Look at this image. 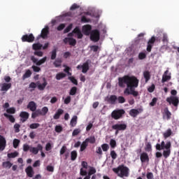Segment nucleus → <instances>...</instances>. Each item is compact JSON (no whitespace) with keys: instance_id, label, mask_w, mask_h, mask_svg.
Returning <instances> with one entry per match:
<instances>
[{"instance_id":"f257e3e1","label":"nucleus","mask_w":179,"mask_h":179,"mask_svg":"<svg viewBox=\"0 0 179 179\" xmlns=\"http://www.w3.org/2000/svg\"><path fill=\"white\" fill-rule=\"evenodd\" d=\"M118 86L119 87H125L127 86L124 90L125 96L131 94L135 98L139 96V92L135 90L139 86V80L135 76L126 75L118 78Z\"/></svg>"},{"instance_id":"f03ea898","label":"nucleus","mask_w":179,"mask_h":179,"mask_svg":"<svg viewBox=\"0 0 179 179\" xmlns=\"http://www.w3.org/2000/svg\"><path fill=\"white\" fill-rule=\"evenodd\" d=\"M81 166L83 168H81L80 170V176H85L83 179H90V178L96 179V178L97 175H96V168L93 166H90L87 173V171H86V169H87V166H88L87 162L83 161L81 162Z\"/></svg>"},{"instance_id":"7ed1b4c3","label":"nucleus","mask_w":179,"mask_h":179,"mask_svg":"<svg viewBox=\"0 0 179 179\" xmlns=\"http://www.w3.org/2000/svg\"><path fill=\"white\" fill-rule=\"evenodd\" d=\"M113 171L117 174L118 177L121 178L129 176V168L124 165H120L117 168H113Z\"/></svg>"},{"instance_id":"20e7f679","label":"nucleus","mask_w":179,"mask_h":179,"mask_svg":"<svg viewBox=\"0 0 179 179\" xmlns=\"http://www.w3.org/2000/svg\"><path fill=\"white\" fill-rule=\"evenodd\" d=\"M124 114L125 110L124 109H115L111 113V117L113 120H120Z\"/></svg>"},{"instance_id":"39448f33","label":"nucleus","mask_w":179,"mask_h":179,"mask_svg":"<svg viewBox=\"0 0 179 179\" xmlns=\"http://www.w3.org/2000/svg\"><path fill=\"white\" fill-rule=\"evenodd\" d=\"M166 101L170 104V106H173V107L176 108V110L178 108V104H179V99L178 96H171L169 97L166 98Z\"/></svg>"},{"instance_id":"423d86ee","label":"nucleus","mask_w":179,"mask_h":179,"mask_svg":"<svg viewBox=\"0 0 179 179\" xmlns=\"http://www.w3.org/2000/svg\"><path fill=\"white\" fill-rule=\"evenodd\" d=\"M90 34L91 41H94V43H97V41L100 40V31H99V30L94 29L91 31Z\"/></svg>"},{"instance_id":"0eeeda50","label":"nucleus","mask_w":179,"mask_h":179,"mask_svg":"<svg viewBox=\"0 0 179 179\" xmlns=\"http://www.w3.org/2000/svg\"><path fill=\"white\" fill-rule=\"evenodd\" d=\"M34 39L35 38L33 34L23 35L21 38L22 43H33Z\"/></svg>"},{"instance_id":"6e6552de","label":"nucleus","mask_w":179,"mask_h":179,"mask_svg":"<svg viewBox=\"0 0 179 179\" xmlns=\"http://www.w3.org/2000/svg\"><path fill=\"white\" fill-rule=\"evenodd\" d=\"M171 142L168 141L166 143L165 150L163 151V156L165 159H167L171 155Z\"/></svg>"},{"instance_id":"1a4fd4ad","label":"nucleus","mask_w":179,"mask_h":179,"mask_svg":"<svg viewBox=\"0 0 179 179\" xmlns=\"http://www.w3.org/2000/svg\"><path fill=\"white\" fill-rule=\"evenodd\" d=\"M155 43H156V37L152 36L148 42V45H147L148 52H150L152 51V48H153V46L155 45Z\"/></svg>"},{"instance_id":"9d476101","label":"nucleus","mask_w":179,"mask_h":179,"mask_svg":"<svg viewBox=\"0 0 179 179\" xmlns=\"http://www.w3.org/2000/svg\"><path fill=\"white\" fill-rule=\"evenodd\" d=\"M143 108L131 109L129 111V115H131V117H133V118H136V117L139 115L141 113H143Z\"/></svg>"},{"instance_id":"9b49d317","label":"nucleus","mask_w":179,"mask_h":179,"mask_svg":"<svg viewBox=\"0 0 179 179\" xmlns=\"http://www.w3.org/2000/svg\"><path fill=\"white\" fill-rule=\"evenodd\" d=\"M112 129L115 131H125L127 129V124H116L112 126Z\"/></svg>"},{"instance_id":"f8f14e48","label":"nucleus","mask_w":179,"mask_h":179,"mask_svg":"<svg viewBox=\"0 0 179 179\" xmlns=\"http://www.w3.org/2000/svg\"><path fill=\"white\" fill-rule=\"evenodd\" d=\"M33 155H37L38 152H43V145L38 144L37 147H31L30 151Z\"/></svg>"},{"instance_id":"ddd939ff","label":"nucleus","mask_w":179,"mask_h":179,"mask_svg":"<svg viewBox=\"0 0 179 179\" xmlns=\"http://www.w3.org/2000/svg\"><path fill=\"white\" fill-rule=\"evenodd\" d=\"M83 33L85 36H90V34L92 33V25H84L83 27Z\"/></svg>"},{"instance_id":"4468645a","label":"nucleus","mask_w":179,"mask_h":179,"mask_svg":"<svg viewBox=\"0 0 179 179\" xmlns=\"http://www.w3.org/2000/svg\"><path fill=\"white\" fill-rule=\"evenodd\" d=\"M169 73V70L165 71L162 76V83H165V82H167V80H170L171 79V73Z\"/></svg>"},{"instance_id":"2eb2a0df","label":"nucleus","mask_w":179,"mask_h":179,"mask_svg":"<svg viewBox=\"0 0 179 179\" xmlns=\"http://www.w3.org/2000/svg\"><path fill=\"white\" fill-rule=\"evenodd\" d=\"M50 28L48 27H45L43 28L41 31V34L40 36H38V39L41 37L42 38H47V36H48V33H50Z\"/></svg>"},{"instance_id":"dca6fc26","label":"nucleus","mask_w":179,"mask_h":179,"mask_svg":"<svg viewBox=\"0 0 179 179\" xmlns=\"http://www.w3.org/2000/svg\"><path fill=\"white\" fill-rule=\"evenodd\" d=\"M29 113L26 111H22L20 113V121L21 122H26L27 120H29Z\"/></svg>"},{"instance_id":"f3484780","label":"nucleus","mask_w":179,"mask_h":179,"mask_svg":"<svg viewBox=\"0 0 179 179\" xmlns=\"http://www.w3.org/2000/svg\"><path fill=\"white\" fill-rule=\"evenodd\" d=\"M5 148H6V139L3 136L0 135V150H5Z\"/></svg>"},{"instance_id":"a211bd4d","label":"nucleus","mask_w":179,"mask_h":179,"mask_svg":"<svg viewBox=\"0 0 179 179\" xmlns=\"http://www.w3.org/2000/svg\"><path fill=\"white\" fill-rule=\"evenodd\" d=\"M73 33L74 34H76L77 38L80 39L83 38V34H82V31H80V29L78 27H76L73 30Z\"/></svg>"},{"instance_id":"6ab92c4d","label":"nucleus","mask_w":179,"mask_h":179,"mask_svg":"<svg viewBox=\"0 0 179 179\" xmlns=\"http://www.w3.org/2000/svg\"><path fill=\"white\" fill-rule=\"evenodd\" d=\"M140 160L141 163H146L149 162V155H148V153L143 152L141 154L140 156Z\"/></svg>"},{"instance_id":"aec40b11","label":"nucleus","mask_w":179,"mask_h":179,"mask_svg":"<svg viewBox=\"0 0 179 179\" xmlns=\"http://www.w3.org/2000/svg\"><path fill=\"white\" fill-rule=\"evenodd\" d=\"M27 108H29L30 111L34 112L37 110V104H36V102L31 101L27 105Z\"/></svg>"},{"instance_id":"412c9836","label":"nucleus","mask_w":179,"mask_h":179,"mask_svg":"<svg viewBox=\"0 0 179 179\" xmlns=\"http://www.w3.org/2000/svg\"><path fill=\"white\" fill-rule=\"evenodd\" d=\"M10 87H12V83H4L1 85V92H8V90H9V89H10Z\"/></svg>"},{"instance_id":"4be33fe9","label":"nucleus","mask_w":179,"mask_h":179,"mask_svg":"<svg viewBox=\"0 0 179 179\" xmlns=\"http://www.w3.org/2000/svg\"><path fill=\"white\" fill-rule=\"evenodd\" d=\"M37 87L38 90H44L45 89V87L48 85L47 81L45 80V78H43V83H40V82L36 83Z\"/></svg>"},{"instance_id":"5701e85b","label":"nucleus","mask_w":179,"mask_h":179,"mask_svg":"<svg viewBox=\"0 0 179 179\" xmlns=\"http://www.w3.org/2000/svg\"><path fill=\"white\" fill-rule=\"evenodd\" d=\"M163 117H166V120H170V118H171V112L170 110H169V108L166 107L164 109V112H163Z\"/></svg>"},{"instance_id":"b1692460","label":"nucleus","mask_w":179,"mask_h":179,"mask_svg":"<svg viewBox=\"0 0 179 179\" xmlns=\"http://www.w3.org/2000/svg\"><path fill=\"white\" fill-rule=\"evenodd\" d=\"M25 172L27 175L28 177H30L31 178V177H33V174H34V171H33V168L31 166H28L26 169H25Z\"/></svg>"},{"instance_id":"393cba45","label":"nucleus","mask_w":179,"mask_h":179,"mask_svg":"<svg viewBox=\"0 0 179 179\" xmlns=\"http://www.w3.org/2000/svg\"><path fill=\"white\" fill-rule=\"evenodd\" d=\"M62 114H64V110L61 108L58 109L56 113L53 116L54 120H59V117H61Z\"/></svg>"},{"instance_id":"a878e982","label":"nucleus","mask_w":179,"mask_h":179,"mask_svg":"<svg viewBox=\"0 0 179 179\" xmlns=\"http://www.w3.org/2000/svg\"><path fill=\"white\" fill-rule=\"evenodd\" d=\"M155 148L157 150H163L164 149H166V143L162 141L161 144L157 143Z\"/></svg>"},{"instance_id":"bb28decb","label":"nucleus","mask_w":179,"mask_h":179,"mask_svg":"<svg viewBox=\"0 0 179 179\" xmlns=\"http://www.w3.org/2000/svg\"><path fill=\"white\" fill-rule=\"evenodd\" d=\"M32 48L34 51H37L38 50H41L43 48V45L40 43H34L32 45Z\"/></svg>"},{"instance_id":"cd10ccee","label":"nucleus","mask_w":179,"mask_h":179,"mask_svg":"<svg viewBox=\"0 0 179 179\" xmlns=\"http://www.w3.org/2000/svg\"><path fill=\"white\" fill-rule=\"evenodd\" d=\"M143 77L145 79V83H148L150 80V72L145 71L143 72Z\"/></svg>"},{"instance_id":"c85d7f7f","label":"nucleus","mask_w":179,"mask_h":179,"mask_svg":"<svg viewBox=\"0 0 179 179\" xmlns=\"http://www.w3.org/2000/svg\"><path fill=\"white\" fill-rule=\"evenodd\" d=\"M117 98L115 95H111L109 99H108V102L110 104H115V101H117Z\"/></svg>"},{"instance_id":"c756f323","label":"nucleus","mask_w":179,"mask_h":179,"mask_svg":"<svg viewBox=\"0 0 179 179\" xmlns=\"http://www.w3.org/2000/svg\"><path fill=\"white\" fill-rule=\"evenodd\" d=\"M88 144H94L96 143V137L94 136H92L85 140Z\"/></svg>"},{"instance_id":"7c9ffc66","label":"nucleus","mask_w":179,"mask_h":179,"mask_svg":"<svg viewBox=\"0 0 179 179\" xmlns=\"http://www.w3.org/2000/svg\"><path fill=\"white\" fill-rule=\"evenodd\" d=\"M4 117H6V118H8V120H9L10 122H15V121H16V120L15 119V117H13V115H9L8 113H3Z\"/></svg>"},{"instance_id":"2f4dec72","label":"nucleus","mask_w":179,"mask_h":179,"mask_svg":"<svg viewBox=\"0 0 179 179\" xmlns=\"http://www.w3.org/2000/svg\"><path fill=\"white\" fill-rule=\"evenodd\" d=\"M30 76H31V71L29 69H28L26 71L24 74L22 76V80H24L25 79L30 78Z\"/></svg>"},{"instance_id":"473e14b6","label":"nucleus","mask_w":179,"mask_h":179,"mask_svg":"<svg viewBox=\"0 0 179 179\" xmlns=\"http://www.w3.org/2000/svg\"><path fill=\"white\" fill-rule=\"evenodd\" d=\"M78 122V116L74 115L71 122H70V125L71 127H76V123Z\"/></svg>"},{"instance_id":"72a5a7b5","label":"nucleus","mask_w":179,"mask_h":179,"mask_svg":"<svg viewBox=\"0 0 179 179\" xmlns=\"http://www.w3.org/2000/svg\"><path fill=\"white\" fill-rule=\"evenodd\" d=\"M77 157H78V152H76V150L72 151L71 152V160H72V162H75Z\"/></svg>"},{"instance_id":"f704fd0d","label":"nucleus","mask_w":179,"mask_h":179,"mask_svg":"<svg viewBox=\"0 0 179 179\" xmlns=\"http://www.w3.org/2000/svg\"><path fill=\"white\" fill-rule=\"evenodd\" d=\"M64 78H66V74L64 73H58L56 75L57 80H61V79H64Z\"/></svg>"},{"instance_id":"c9c22d12","label":"nucleus","mask_w":179,"mask_h":179,"mask_svg":"<svg viewBox=\"0 0 179 179\" xmlns=\"http://www.w3.org/2000/svg\"><path fill=\"white\" fill-rule=\"evenodd\" d=\"M82 69H83L82 70L83 73H86L87 71H89V63L87 62L84 63L83 65Z\"/></svg>"},{"instance_id":"e433bc0d","label":"nucleus","mask_w":179,"mask_h":179,"mask_svg":"<svg viewBox=\"0 0 179 179\" xmlns=\"http://www.w3.org/2000/svg\"><path fill=\"white\" fill-rule=\"evenodd\" d=\"M171 134H173V131H171V129H168L164 133V138L165 139H167V138L171 136Z\"/></svg>"},{"instance_id":"4c0bfd02","label":"nucleus","mask_w":179,"mask_h":179,"mask_svg":"<svg viewBox=\"0 0 179 179\" xmlns=\"http://www.w3.org/2000/svg\"><path fill=\"white\" fill-rule=\"evenodd\" d=\"M7 156L8 159H15V157H17V156H19V152L15 151L14 152L8 153Z\"/></svg>"},{"instance_id":"58836bf2","label":"nucleus","mask_w":179,"mask_h":179,"mask_svg":"<svg viewBox=\"0 0 179 179\" xmlns=\"http://www.w3.org/2000/svg\"><path fill=\"white\" fill-rule=\"evenodd\" d=\"M87 146H89V144L85 140L80 145V152H83L86 149V148H87Z\"/></svg>"},{"instance_id":"ea45409f","label":"nucleus","mask_w":179,"mask_h":179,"mask_svg":"<svg viewBox=\"0 0 179 179\" xmlns=\"http://www.w3.org/2000/svg\"><path fill=\"white\" fill-rule=\"evenodd\" d=\"M61 64H62V59H57L53 62V65L55 66V68H59V66H61Z\"/></svg>"},{"instance_id":"a19ab883","label":"nucleus","mask_w":179,"mask_h":179,"mask_svg":"<svg viewBox=\"0 0 179 179\" xmlns=\"http://www.w3.org/2000/svg\"><path fill=\"white\" fill-rule=\"evenodd\" d=\"M12 166H13V164L10 163L9 161L3 162V167L5 169H10Z\"/></svg>"},{"instance_id":"79ce46f5","label":"nucleus","mask_w":179,"mask_h":179,"mask_svg":"<svg viewBox=\"0 0 179 179\" xmlns=\"http://www.w3.org/2000/svg\"><path fill=\"white\" fill-rule=\"evenodd\" d=\"M78 92V87H72L70 90L69 94L70 96H75Z\"/></svg>"},{"instance_id":"37998d69","label":"nucleus","mask_w":179,"mask_h":179,"mask_svg":"<svg viewBox=\"0 0 179 179\" xmlns=\"http://www.w3.org/2000/svg\"><path fill=\"white\" fill-rule=\"evenodd\" d=\"M69 45H72L73 47H75V45H76V39L73 38H69Z\"/></svg>"},{"instance_id":"c03bdc74","label":"nucleus","mask_w":179,"mask_h":179,"mask_svg":"<svg viewBox=\"0 0 179 179\" xmlns=\"http://www.w3.org/2000/svg\"><path fill=\"white\" fill-rule=\"evenodd\" d=\"M145 152H152V144L150 143H147L145 147Z\"/></svg>"},{"instance_id":"a18cd8bd","label":"nucleus","mask_w":179,"mask_h":179,"mask_svg":"<svg viewBox=\"0 0 179 179\" xmlns=\"http://www.w3.org/2000/svg\"><path fill=\"white\" fill-rule=\"evenodd\" d=\"M46 61H47V57H45L41 59L38 60V62H36V65H38V66H40V65H43V64H44Z\"/></svg>"},{"instance_id":"49530a36","label":"nucleus","mask_w":179,"mask_h":179,"mask_svg":"<svg viewBox=\"0 0 179 179\" xmlns=\"http://www.w3.org/2000/svg\"><path fill=\"white\" fill-rule=\"evenodd\" d=\"M19 143H20V141L19 139L15 138L13 141V148L17 149V146H19Z\"/></svg>"},{"instance_id":"de8ad7c7","label":"nucleus","mask_w":179,"mask_h":179,"mask_svg":"<svg viewBox=\"0 0 179 179\" xmlns=\"http://www.w3.org/2000/svg\"><path fill=\"white\" fill-rule=\"evenodd\" d=\"M101 148L103 152H107L110 149V145L107 143H103L101 145Z\"/></svg>"},{"instance_id":"09e8293b","label":"nucleus","mask_w":179,"mask_h":179,"mask_svg":"<svg viewBox=\"0 0 179 179\" xmlns=\"http://www.w3.org/2000/svg\"><path fill=\"white\" fill-rule=\"evenodd\" d=\"M39 127H40L39 123H32L29 125V128L31 129H37V128H38Z\"/></svg>"},{"instance_id":"8fccbe9b","label":"nucleus","mask_w":179,"mask_h":179,"mask_svg":"<svg viewBox=\"0 0 179 179\" xmlns=\"http://www.w3.org/2000/svg\"><path fill=\"white\" fill-rule=\"evenodd\" d=\"M6 113L8 114H15V113H16V109L13 107L10 108H7L6 109Z\"/></svg>"},{"instance_id":"3c124183","label":"nucleus","mask_w":179,"mask_h":179,"mask_svg":"<svg viewBox=\"0 0 179 179\" xmlns=\"http://www.w3.org/2000/svg\"><path fill=\"white\" fill-rule=\"evenodd\" d=\"M90 18H87L86 16L83 15L81 17V22L82 23H89L90 22Z\"/></svg>"},{"instance_id":"603ef678","label":"nucleus","mask_w":179,"mask_h":179,"mask_svg":"<svg viewBox=\"0 0 179 179\" xmlns=\"http://www.w3.org/2000/svg\"><path fill=\"white\" fill-rule=\"evenodd\" d=\"M55 58H57V49H54L52 52H51V57L50 59L54 60L55 59Z\"/></svg>"},{"instance_id":"864d4df0","label":"nucleus","mask_w":179,"mask_h":179,"mask_svg":"<svg viewBox=\"0 0 179 179\" xmlns=\"http://www.w3.org/2000/svg\"><path fill=\"white\" fill-rule=\"evenodd\" d=\"M146 58V53L141 52L138 54V59H145Z\"/></svg>"},{"instance_id":"5fc2aeb1","label":"nucleus","mask_w":179,"mask_h":179,"mask_svg":"<svg viewBox=\"0 0 179 179\" xmlns=\"http://www.w3.org/2000/svg\"><path fill=\"white\" fill-rule=\"evenodd\" d=\"M110 145L112 149H114L117 146V142L114 139H111L110 141Z\"/></svg>"},{"instance_id":"6e6d98bb","label":"nucleus","mask_w":179,"mask_h":179,"mask_svg":"<svg viewBox=\"0 0 179 179\" xmlns=\"http://www.w3.org/2000/svg\"><path fill=\"white\" fill-rule=\"evenodd\" d=\"M156 103H157V98L154 97L152 101L150 103V106L151 107H155L156 106Z\"/></svg>"},{"instance_id":"4d7b16f0","label":"nucleus","mask_w":179,"mask_h":179,"mask_svg":"<svg viewBox=\"0 0 179 179\" xmlns=\"http://www.w3.org/2000/svg\"><path fill=\"white\" fill-rule=\"evenodd\" d=\"M14 129H15V132H16L17 134L20 132V124L16 123L14 125Z\"/></svg>"},{"instance_id":"13d9d810","label":"nucleus","mask_w":179,"mask_h":179,"mask_svg":"<svg viewBox=\"0 0 179 179\" xmlns=\"http://www.w3.org/2000/svg\"><path fill=\"white\" fill-rule=\"evenodd\" d=\"M31 148V147L30 145H29L28 144H24L23 145V150L24 152H30V149Z\"/></svg>"},{"instance_id":"bf43d9fd","label":"nucleus","mask_w":179,"mask_h":179,"mask_svg":"<svg viewBox=\"0 0 179 179\" xmlns=\"http://www.w3.org/2000/svg\"><path fill=\"white\" fill-rule=\"evenodd\" d=\"M69 80L73 83V85H76V86H78V80L75 78V77H69Z\"/></svg>"},{"instance_id":"052dcab7","label":"nucleus","mask_w":179,"mask_h":179,"mask_svg":"<svg viewBox=\"0 0 179 179\" xmlns=\"http://www.w3.org/2000/svg\"><path fill=\"white\" fill-rule=\"evenodd\" d=\"M79 8H80V6L76 4V3H73L71 8H70V10H75L76 9H79Z\"/></svg>"},{"instance_id":"680f3d73","label":"nucleus","mask_w":179,"mask_h":179,"mask_svg":"<svg viewBox=\"0 0 179 179\" xmlns=\"http://www.w3.org/2000/svg\"><path fill=\"white\" fill-rule=\"evenodd\" d=\"M110 157L113 159V160H115L117 159V152H115L114 150L110 151Z\"/></svg>"},{"instance_id":"e2e57ef3","label":"nucleus","mask_w":179,"mask_h":179,"mask_svg":"<svg viewBox=\"0 0 179 179\" xmlns=\"http://www.w3.org/2000/svg\"><path fill=\"white\" fill-rule=\"evenodd\" d=\"M41 112H42V115H46L47 113H48V108L47 106H44L41 109Z\"/></svg>"},{"instance_id":"0e129e2a","label":"nucleus","mask_w":179,"mask_h":179,"mask_svg":"<svg viewBox=\"0 0 179 179\" xmlns=\"http://www.w3.org/2000/svg\"><path fill=\"white\" fill-rule=\"evenodd\" d=\"M71 30H72V24H70L64 30V34H66V33H69V31H71Z\"/></svg>"},{"instance_id":"69168bd1","label":"nucleus","mask_w":179,"mask_h":179,"mask_svg":"<svg viewBox=\"0 0 179 179\" xmlns=\"http://www.w3.org/2000/svg\"><path fill=\"white\" fill-rule=\"evenodd\" d=\"M64 29H65V24H60L57 27V30L58 31H62V30H64Z\"/></svg>"},{"instance_id":"338daca9","label":"nucleus","mask_w":179,"mask_h":179,"mask_svg":"<svg viewBox=\"0 0 179 179\" xmlns=\"http://www.w3.org/2000/svg\"><path fill=\"white\" fill-rule=\"evenodd\" d=\"M80 132V129H75L73 131L72 135L73 136H76L77 135H79Z\"/></svg>"},{"instance_id":"774afa93","label":"nucleus","mask_w":179,"mask_h":179,"mask_svg":"<svg viewBox=\"0 0 179 179\" xmlns=\"http://www.w3.org/2000/svg\"><path fill=\"white\" fill-rule=\"evenodd\" d=\"M117 100L118 103H120V104L125 103V98H124V96H118Z\"/></svg>"}]
</instances>
